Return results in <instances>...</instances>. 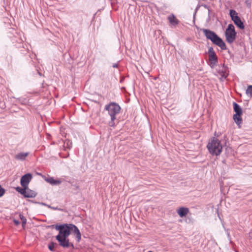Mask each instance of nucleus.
<instances>
[{
	"instance_id": "obj_21",
	"label": "nucleus",
	"mask_w": 252,
	"mask_h": 252,
	"mask_svg": "<svg viewBox=\"0 0 252 252\" xmlns=\"http://www.w3.org/2000/svg\"><path fill=\"white\" fill-rule=\"evenodd\" d=\"M19 217H20V219L22 221V227L23 228H24L25 227V225L27 223V220H26V218L23 215H22L21 214H20Z\"/></svg>"
},
{
	"instance_id": "obj_11",
	"label": "nucleus",
	"mask_w": 252,
	"mask_h": 252,
	"mask_svg": "<svg viewBox=\"0 0 252 252\" xmlns=\"http://www.w3.org/2000/svg\"><path fill=\"white\" fill-rule=\"evenodd\" d=\"M44 179L45 181H46L47 183L50 184L51 185L53 186L55 185H59L61 184L62 181L60 180H55L54 179L53 177H44Z\"/></svg>"
},
{
	"instance_id": "obj_13",
	"label": "nucleus",
	"mask_w": 252,
	"mask_h": 252,
	"mask_svg": "<svg viewBox=\"0 0 252 252\" xmlns=\"http://www.w3.org/2000/svg\"><path fill=\"white\" fill-rule=\"evenodd\" d=\"M177 212L179 216L181 218H183L188 214L189 210L188 208L181 207L177 210Z\"/></svg>"
},
{
	"instance_id": "obj_10",
	"label": "nucleus",
	"mask_w": 252,
	"mask_h": 252,
	"mask_svg": "<svg viewBox=\"0 0 252 252\" xmlns=\"http://www.w3.org/2000/svg\"><path fill=\"white\" fill-rule=\"evenodd\" d=\"M70 227V232L72 231L74 235H76V238L78 242H79L81 239V234L76 226L73 224L69 225Z\"/></svg>"
},
{
	"instance_id": "obj_19",
	"label": "nucleus",
	"mask_w": 252,
	"mask_h": 252,
	"mask_svg": "<svg viewBox=\"0 0 252 252\" xmlns=\"http://www.w3.org/2000/svg\"><path fill=\"white\" fill-rule=\"evenodd\" d=\"M246 94L250 97H252V85H249L246 91Z\"/></svg>"
},
{
	"instance_id": "obj_26",
	"label": "nucleus",
	"mask_w": 252,
	"mask_h": 252,
	"mask_svg": "<svg viewBox=\"0 0 252 252\" xmlns=\"http://www.w3.org/2000/svg\"><path fill=\"white\" fill-rule=\"evenodd\" d=\"M117 66H118V65H117V64H116V63H115V64H114L113 65V67H117Z\"/></svg>"
},
{
	"instance_id": "obj_7",
	"label": "nucleus",
	"mask_w": 252,
	"mask_h": 252,
	"mask_svg": "<svg viewBox=\"0 0 252 252\" xmlns=\"http://www.w3.org/2000/svg\"><path fill=\"white\" fill-rule=\"evenodd\" d=\"M68 237H63L60 235H57L56 237V240L59 243V245L63 248L71 247L74 248L73 244L69 242Z\"/></svg>"
},
{
	"instance_id": "obj_14",
	"label": "nucleus",
	"mask_w": 252,
	"mask_h": 252,
	"mask_svg": "<svg viewBox=\"0 0 252 252\" xmlns=\"http://www.w3.org/2000/svg\"><path fill=\"white\" fill-rule=\"evenodd\" d=\"M29 153L28 152L26 153H19L17 154L15 156V158L18 160H24L26 158L29 156Z\"/></svg>"
},
{
	"instance_id": "obj_15",
	"label": "nucleus",
	"mask_w": 252,
	"mask_h": 252,
	"mask_svg": "<svg viewBox=\"0 0 252 252\" xmlns=\"http://www.w3.org/2000/svg\"><path fill=\"white\" fill-rule=\"evenodd\" d=\"M228 67L223 64L222 65V69L220 70L219 73L220 75L224 78H226L228 74L227 72Z\"/></svg>"
},
{
	"instance_id": "obj_25",
	"label": "nucleus",
	"mask_w": 252,
	"mask_h": 252,
	"mask_svg": "<svg viewBox=\"0 0 252 252\" xmlns=\"http://www.w3.org/2000/svg\"><path fill=\"white\" fill-rule=\"evenodd\" d=\"M13 222L16 225H18L20 224V221L16 220H14Z\"/></svg>"
},
{
	"instance_id": "obj_4",
	"label": "nucleus",
	"mask_w": 252,
	"mask_h": 252,
	"mask_svg": "<svg viewBox=\"0 0 252 252\" xmlns=\"http://www.w3.org/2000/svg\"><path fill=\"white\" fill-rule=\"evenodd\" d=\"M70 224H64L60 225H56L55 228L57 230L59 231V233L58 235L63 237H68L70 234Z\"/></svg>"
},
{
	"instance_id": "obj_17",
	"label": "nucleus",
	"mask_w": 252,
	"mask_h": 252,
	"mask_svg": "<svg viewBox=\"0 0 252 252\" xmlns=\"http://www.w3.org/2000/svg\"><path fill=\"white\" fill-rule=\"evenodd\" d=\"M168 19L169 21L170 24L174 26L177 25L179 23L178 19H177L173 14L169 16L168 17Z\"/></svg>"
},
{
	"instance_id": "obj_3",
	"label": "nucleus",
	"mask_w": 252,
	"mask_h": 252,
	"mask_svg": "<svg viewBox=\"0 0 252 252\" xmlns=\"http://www.w3.org/2000/svg\"><path fill=\"white\" fill-rule=\"evenodd\" d=\"M104 110L108 112L112 121H114L116 119V116L120 112L121 107L117 103L113 102L106 105Z\"/></svg>"
},
{
	"instance_id": "obj_9",
	"label": "nucleus",
	"mask_w": 252,
	"mask_h": 252,
	"mask_svg": "<svg viewBox=\"0 0 252 252\" xmlns=\"http://www.w3.org/2000/svg\"><path fill=\"white\" fill-rule=\"evenodd\" d=\"M32 178V175L30 173H28L23 176L20 181L21 186L23 187H28Z\"/></svg>"
},
{
	"instance_id": "obj_18",
	"label": "nucleus",
	"mask_w": 252,
	"mask_h": 252,
	"mask_svg": "<svg viewBox=\"0 0 252 252\" xmlns=\"http://www.w3.org/2000/svg\"><path fill=\"white\" fill-rule=\"evenodd\" d=\"M241 115H237V114H235L233 115V119L235 121V123L238 125L242 123V120L241 118Z\"/></svg>"
},
{
	"instance_id": "obj_6",
	"label": "nucleus",
	"mask_w": 252,
	"mask_h": 252,
	"mask_svg": "<svg viewBox=\"0 0 252 252\" xmlns=\"http://www.w3.org/2000/svg\"><path fill=\"white\" fill-rule=\"evenodd\" d=\"M209 65L211 68L216 66L218 62V57L213 47H210L208 50Z\"/></svg>"
},
{
	"instance_id": "obj_23",
	"label": "nucleus",
	"mask_w": 252,
	"mask_h": 252,
	"mask_svg": "<svg viewBox=\"0 0 252 252\" xmlns=\"http://www.w3.org/2000/svg\"><path fill=\"white\" fill-rule=\"evenodd\" d=\"M5 193V190L0 185V197L2 196Z\"/></svg>"
},
{
	"instance_id": "obj_5",
	"label": "nucleus",
	"mask_w": 252,
	"mask_h": 252,
	"mask_svg": "<svg viewBox=\"0 0 252 252\" xmlns=\"http://www.w3.org/2000/svg\"><path fill=\"white\" fill-rule=\"evenodd\" d=\"M236 34L234 26L232 24H229L225 32L227 41L229 43H232L235 39Z\"/></svg>"
},
{
	"instance_id": "obj_2",
	"label": "nucleus",
	"mask_w": 252,
	"mask_h": 252,
	"mask_svg": "<svg viewBox=\"0 0 252 252\" xmlns=\"http://www.w3.org/2000/svg\"><path fill=\"white\" fill-rule=\"evenodd\" d=\"M209 152L213 155L218 156L222 152V146L220 141L215 137H213L207 145Z\"/></svg>"
},
{
	"instance_id": "obj_22",
	"label": "nucleus",
	"mask_w": 252,
	"mask_h": 252,
	"mask_svg": "<svg viewBox=\"0 0 252 252\" xmlns=\"http://www.w3.org/2000/svg\"><path fill=\"white\" fill-rule=\"evenodd\" d=\"M54 247H55V243L53 242H52L48 246V248L51 251H54Z\"/></svg>"
},
{
	"instance_id": "obj_20",
	"label": "nucleus",
	"mask_w": 252,
	"mask_h": 252,
	"mask_svg": "<svg viewBox=\"0 0 252 252\" xmlns=\"http://www.w3.org/2000/svg\"><path fill=\"white\" fill-rule=\"evenodd\" d=\"M26 188L27 187H23V188H21L20 187H17L16 188V190L24 196L25 193H26Z\"/></svg>"
},
{
	"instance_id": "obj_12",
	"label": "nucleus",
	"mask_w": 252,
	"mask_h": 252,
	"mask_svg": "<svg viewBox=\"0 0 252 252\" xmlns=\"http://www.w3.org/2000/svg\"><path fill=\"white\" fill-rule=\"evenodd\" d=\"M36 195V193L30 189H29L28 187H27L26 189V193H25L24 196L25 197L27 198H33L35 197Z\"/></svg>"
},
{
	"instance_id": "obj_24",
	"label": "nucleus",
	"mask_w": 252,
	"mask_h": 252,
	"mask_svg": "<svg viewBox=\"0 0 252 252\" xmlns=\"http://www.w3.org/2000/svg\"><path fill=\"white\" fill-rule=\"evenodd\" d=\"M114 121H112V120L111 119V121L109 122V126H114Z\"/></svg>"
},
{
	"instance_id": "obj_16",
	"label": "nucleus",
	"mask_w": 252,
	"mask_h": 252,
	"mask_svg": "<svg viewBox=\"0 0 252 252\" xmlns=\"http://www.w3.org/2000/svg\"><path fill=\"white\" fill-rule=\"evenodd\" d=\"M233 105L234 110L236 114H237V115H242V110L240 105L235 102L233 103Z\"/></svg>"
},
{
	"instance_id": "obj_8",
	"label": "nucleus",
	"mask_w": 252,
	"mask_h": 252,
	"mask_svg": "<svg viewBox=\"0 0 252 252\" xmlns=\"http://www.w3.org/2000/svg\"><path fill=\"white\" fill-rule=\"evenodd\" d=\"M230 15L234 24L240 29H244V25L240 17L237 15V12L234 10H230Z\"/></svg>"
},
{
	"instance_id": "obj_1",
	"label": "nucleus",
	"mask_w": 252,
	"mask_h": 252,
	"mask_svg": "<svg viewBox=\"0 0 252 252\" xmlns=\"http://www.w3.org/2000/svg\"><path fill=\"white\" fill-rule=\"evenodd\" d=\"M200 30L203 32L206 37L210 40L213 44L218 46L222 50L226 49L224 41L214 32L205 29H202Z\"/></svg>"
}]
</instances>
